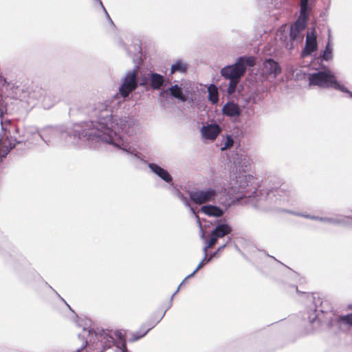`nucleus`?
Wrapping results in <instances>:
<instances>
[{"label": "nucleus", "instance_id": "nucleus-36", "mask_svg": "<svg viewBox=\"0 0 352 352\" xmlns=\"http://www.w3.org/2000/svg\"><path fill=\"white\" fill-rule=\"evenodd\" d=\"M208 248H206V245L205 247L203 249V252H204V261H207V259L208 258V253H207V251H208Z\"/></svg>", "mask_w": 352, "mask_h": 352}, {"label": "nucleus", "instance_id": "nucleus-27", "mask_svg": "<svg viewBox=\"0 0 352 352\" xmlns=\"http://www.w3.org/2000/svg\"><path fill=\"white\" fill-rule=\"evenodd\" d=\"M309 0H300V12L309 14L311 7L309 3Z\"/></svg>", "mask_w": 352, "mask_h": 352}, {"label": "nucleus", "instance_id": "nucleus-41", "mask_svg": "<svg viewBox=\"0 0 352 352\" xmlns=\"http://www.w3.org/2000/svg\"><path fill=\"white\" fill-rule=\"evenodd\" d=\"M243 177H246V176L245 175H244V176H239V179L242 180L243 179Z\"/></svg>", "mask_w": 352, "mask_h": 352}, {"label": "nucleus", "instance_id": "nucleus-15", "mask_svg": "<svg viewBox=\"0 0 352 352\" xmlns=\"http://www.w3.org/2000/svg\"><path fill=\"white\" fill-rule=\"evenodd\" d=\"M263 68L267 75L276 77L281 72V68L278 63L272 58L266 59L263 63Z\"/></svg>", "mask_w": 352, "mask_h": 352}, {"label": "nucleus", "instance_id": "nucleus-24", "mask_svg": "<svg viewBox=\"0 0 352 352\" xmlns=\"http://www.w3.org/2000/svg\"><path fill=\"white\" fill-rule=\"evenodd\" d=\"M322 222L328 223L329 224L340 226V225H345L346 221L344 219L338 218V217H322Z\"/></svg>", "mask_w": 352, "mask_h": 352}, {"label": "nucleus", "instance_id": "nucleus-17", "mask_svg": "<svg viewBox=\"0 0 352 352\" xmlns=\"http://www.w3.org/2000/svg\"><path fill=\"white\" fill-rule=\"evenodd\" d=\"M223 115L229 117L239 116L241 111L239 105L233 102H228L222 108Z\"/></svg>", "mask_w": 352, "mask_h": 352}, {"label": "nucleus", "instance_id": "nucleus-14", "mask_svg": "<svg viewBox=\"0 0 352 352\" xmlns=\"http://www.w3.org/2000/svg\"><path fill=\"white\" fill-rule=\"evenodd\" d=\"M148 166L151 171L160 178L169 184H173V177L166 169L155 163H149Z\"/></svg>", "mask_w": 352, "mask_h": 352}, {"label": "nucleus", "instance_id": "nucleus-7", "mask_svg": "<svg viewBox=\"0 0 352 352\" xmlns=\"http://www.w3.org/2000/svg\"><path fill=\"white\" fill-rule=\"evenodd\" d=\"M254 64L255 60L253 57L243 56L239 57L234 64L221 68V75L230 80L227 90L228 94H232L235 91L237 84L244 75L247 67H252Z\"/></svg>", "mask_w": 352, "mask_h": 352}, {"label": "nucleus", "instance_id": "nucleus-11", "mask_svg": "<svg viewBox=\"0 0 352 352\" xmlns=\"http://www.w3.org/2000/svg\"><path fill=\"white\" fill-rule=\"evenodd\" d=\"M221 132V126L215 122L204 125L201 129V135L206 140H214Z\"/></svg>", "mask_w": 352, "mask_h": 352}, {"label": "nucleus", "instance_id": "nucleus-29", "mask_svg": "<svg viewBox=\"0 0 352 352\" xmlns=\"http://www.w3.org/2000/svg\"><path fill=\"white\" fill-rule=\"evenodd\" d=\"M149 83V74L148 76H143L140 79L138 78V86L146 87V90L148 89Z\"/></svg>", "mask_w": 352, "mask_h": 352}, {"label": "nucleus", "instance_id": "nucleus-1", "mask_svg": "<svg viewBox=\"0 0 352 352\" xmlns=\"http://www.w3.org/2000/svg\"><path fill=\"white\" fill-rule=\"evenodd\" d=\"M139 66L135 65L131 70L127 71L122 78V84L119 87V92L114 94L110 99L95 105L94 114L96 117V124L94 122L85 123L82 125H76V132H82L85 130H95L96 133L104 130L110 133L112 138L118 137L126 142L129 146V151H121L129 156L131 162L140 160V153L133 148L127 138L122 134L132 135L137 126L138 121L133 117H122L118 118L113 115L120 104L130 94L138 87Z\"/></svg>", "mask_w": 352, "mask_h": 352}, {"label": "nucleus", "instance_id": "nucleus-43", "mask_svg": "<svg viewBox=\"0 0 352 352\" xmlns=\"http://www.w3.org/2000/svg\"><path fill=\"white\" fill-rule=\"evenodd\" d=\"M295 288H296V292H298L297 287H295Z\"/></svg>", "mask_w": 352, "mask_h": 352}, {"label": "nucleus", "instance_id": "nucleus-23", "mask_svg": "<svg viewBox=\"0 0 352 352\" xmlns=\"http://www.w3.org/2000/svg\"><path fill=\"white\" fill-rule=\"evenodd\" d=\"M208 100L211 102L212 104H216L219 101V93L217 87L211 84L208 88Z\"/></svg>", "mask_w": 352, "mask_h": 352}, {"label": "nucleus", "instance_id": "nucleus-8", "mask_svg": "<svg viewBox=\"0 0 352 352\" xmlns=\"http://www.w3.org/2000/svg\"><path fill=\"white\" fill-rule=\"evenodd\" d=\"M308 81L309 86H317L322 89L332 88L347 94L352 98V91L348 89L343 84L338 82L334 74L329 69L309 74Z\"/></svg>", "mask_w": 352, "mask_h": 352}, {"label": "nucleus", "instance_id": "nucleus-10", "mask_svg": "<svg viewBox=\"0 0 352 352\" xmlns=\"http://www.w3.org/2000/svg\"><path fill=\"white\" fill-rule=\"evenodd\" d=\"M309 14L300 12V15L293 25H291L289 37L294 41L300 37V32L306 28Z\"/></svg>", "mask_w": 352, "mask_h": 352}, {"label": "nucleus", "instance_id": "nucleus-5", "mask_svg": "<svg viewBox=\"0 0 352 352\" xmlns=\"http://www.w3.org/2000/svg\"><path fill=\"white\" fill-rule=\"evenodd\" d=\"M308 298L313 302V307H310L308 311V320L313 330L318 329L326 320L329 327H333L336 324L352 327V313L336 316L332 313V307L328 300L314 294L309 295Z\"/></svg>", "mask_w": 352, "mask_h": 352}, {"label": "nucleus", "instance_id": "nucleus-16", "mask_svg": "<svg viewBox=\"0 0 352 352\" xmlns=\"http://www.w3.org/2000/svg\"><path fill=\"white\" fill-rule=\"evenodd\" d=\"M201 212L209 217H221L225 210L219 206L208 204L201 207Z\"/></svg>", "mask_w": 352, "mask_h": 352}, {"label": "nucleus", "instance_id": "nucleus-34", "mask_svg": "<svg viewBox=\"0 0 352 352\" xmlns=\"http://www.w3.org/2000/svg\"><path fill=\"white\" fill-rule=\"evenodd\" d=\"M179 288H180V285H179V287H177V290H176V291L173 294V295L171 296V297H170V305H169L168 307L166 309V310H167L168 309H169V308L171 307V305H172V300H173V297H174V296H175V294L179 292Z\"/></svg>", "mask_w": 352, "mask_h": 352}, {"label": "nucleus", "instance_id": "nucleus-19", "mask_svg": "<svg viewBox=\"0 0 352 352\" xmlns=\"http://www.w3.org/2000/svg\"><path fill=\"white\" fill-rule=\"evenodd\" d=\"M168 91L173 97L182 102H185L186 100V96L184 94L182 87H179L177 85L171 86L168 89L161 92L160 95L162 96L164 93H168Z\"/></svg>", "mask_w": 352, "mask_h": 352}, {"label": "nucleus", "instance_id": "nucleus-42", "mask_svg": "<svg viewBox=\"0 0 352 352\" xmlns=\"http://www.w3.org/2000/svg\"><path fill=\"white\" fill-rule=\"evenodd\" d=\"M186 280L184 279L179 285L181 286L184 283H186Z\"/></svg>", "mask_w": 352, "mask_h": 352}, {"label": "nucleus", "instance_id": "nucleus-25", "mask_svg": "<svg viewBox=\"0 0 352 352\" xmlns=\"http://www.w3.org/2000/svg\"><path fill=\"white\" fill-rule=\"evenodd\" d=\"M186 71V65L183 63L181 60L176 61L171 66V73H175L176 72H179L181 73H184Z\"/></svg>", "mask_w": 352, "mask_h": 352}, {"label": "nucleus", "instance_id": "nucleus-40", "mask_svg": "<svg viewBox=\"0 0 352 352\" xmlns=\"http://www.w3.org/2000/svg\"><path fill=\"white\" fill-rule=\"evenodd\" d=\"M96 1H97L99 4L100 6H102V2L101 0H95Z\"/></svg>", "mask_w": 352, "mask_h": 352}, {"label": "nucleus", "instance_id": "nucleus-4", "mask_svg": "<svg viewBox=\"0 0 352 352\" xmlns=\"http://www.w3.org/2000/svg\"><path fill=\"white\" fill-rule=\"evenodd\" d=\"M78 336L85 341L75 352H128L125 341L122 340L114 346L113 338L109 330L94 331L83 327Z\"/></svg>", "mask_w": 352, "mask_h": 352}, {"label": "nucleus", "instance_id": "nucleus-12", "mask_svg": "<svg viewBox=\"0 0 352 352\" xmlns=\"http://www.w3.org/2000/svg\"><path fill=\"white\" fill-rule=\"evenodd\" d=\"M318 43L316 34L309 32L306 36L305 46L302 52V56L305 57L317 50Z\"/></svg>", "mask_w": 352, "mask_h": 352}, {"label": "nucleus", "instance_id": "nucleus-38", "mask_svg": "<svg viewBox=\"0 0 352 352\" xmlns=\"http://www.w3.org/2000/svg\"><path fill=\"white\" fill-rule=\"evenodd\" d=\"M197 272H195V270L191 273L189 275H188L186 278H185V280H187L188 278H190L191 277H192Z\"/></svg>", "mask_w": 352, "mask_h": 352}, {"label": "nucleus", "instance_id": "nucleus-21", "mask_svg": "<svg viewBox=\"0 0 352 352\" xmlns=\"http://www.w3.org/2000/svg\"><path fill=\"white\" fill-rule=\"evenodd\" d=\"M166 311V310H165V311L163 313V314L157 320V322L149 323L148 327L146 330H145L144 331H142V330H140V331L136 332L135 333H134L133 335V338L131 339V340L135 341V340H138L142 338V337H144L152 328H153L155 327V325L157 323H158L163 318V317L165 316Z\"/></svg>", "mask_w": 352, "mask_h": 352}, {"label": "nucleus", "instance_id": "nucleus-6", "mask_svg": "<svg viewBox=\"0 0 352 352\" xmlns=\"http://www.w3.org/2000/svg\"><path fill=\"white\" fill-rule=\"evenodd\" d=\"M244 196L248 198L252 197L253 200L256 201V203L258 206L263 207L265 209L283 211L295 216L302 217L306 219L322 222V217L307 214L292 210H283L281 208V206L289 202V195L288 193L282 188L272 189L268 191L263 190V192H261V197L259 199L257 198L258 192L256 191H254L252 194L248 195L245 192Z\"/></svg>", "mask_w": 352, "mask_h": 352}, {"label": "nucleus", "instance_id": "nucleus-22", "mask_svg": "<svg viewBox=\"0 0 352 352\" xmlns=\"http://www.w3.org/2000/svg\"><path fill=\"white\" fill-rule=\"evenodd\" d=\"M333 57V47L331 44V42L329 40H328L326 46L324 47V50L320 54V58L322 60L325 61H329L332 59Z\"/></svg>", "mask_w": 352, "mask_h": 352}, {"label": "nucleus", "instance_id": "nucleus-20", "mask_svg": "<svg viewBox=\"0 0 352 352\" xmlns=\"http://www.w3.org/2000/svg\"><path fill=\"white\" fill-rule=\"evenodd\" d=\"M236 156L237 157L234 160V165L236 168H239V172L245 173L250 166L249 159L246 155H241L239 156V155L236 154Z\"/></svg>", "mask_w": 352, "mask_h": 352}, {"label": "nucleus", "instance_id": "nucleus-37", "mask_svg": "<svg viewBox=\"0 0 352 352\" xmlns=\"http://www.w3.org/2000/svg\"><path fill=\"white\" fill-rule=\"evenodd\" d=\"M50 287V289H52V290H53V291H54V292H55V293H56V294L60 297V298H61V300H62L63 301H64V302H65V303L67 305V306L69 309H71V308H70V307H69V305H68V304L65 301L64 298H61V297L60 296V295H59V294H58V293H57V292H56V291H55V290H54L52 287Z\"/></svg>", "mask_w": 352, "mask_h": 352}, {"label": "nucleus", "instance_id": "nucleus-31", "mask_svg": "<svg viewBox=\"0 0 352 352\" xmlns=\"http://www.w3.org/2000/svg\"><path fill=\"white\" fill-rule=\"evenodd\" d=\"M227 245V243H224L222 245L219 246L217 250L214 252H212L210 254V256H208V259H207V263H209L210 262V261L214 257L216 256V255L220 252L221 251H222Z\"/></svg>", "mask_w": 352, "mask_h": 352}, {"label": "nucleus", "instance_id": "nucleus-35", "mask_svg": "<svg viewBox=\"0 0 352 352\" xmlns=\"http://www.w3.org/2000/svg\"><path fill=\"white\" fill-rule=\"evenodd\" d=\"M206 263V261H204V258L202 259V261L199 263V265H197V267H196L195 269V272H198L199 270H200L203 265Z\"/></svg>", "mask_w": 352, "mask_h": 352}, {"label": "nucleus", "instance_id": "nucleus-3", "mask_svg": "<svg viewBox=\"0 0 352 352\" xmlns=\"http://www.w3.org/2000/svg\"><path fill=\"white\" fill-rule=\"evenodd\" d=\"M8 102L0 100V123L3 134H0V146L6 148L2 157H5L18 144L24 143L28 146H41L43 142L41 128L34 126L25 127L22 133L10 120L6 122L4 114L8 113Z\"/></svg>", "mask_w": 352, "mask_h": 352}, {"label": "nucleus", "instance_id": "nucleus-26", "mask_svg": "<svg viewBox=\"0 0 352 352\" xmlns=\"http://www.w3.org/2000/svg\"><path fill=\"white\" fill-rule=\"evenodd\" d=\"M175 194L186 207H190L188 199L181 191L177 189L175 190Z\"/></svg>", "mask_w": 352, "mask_h": 352}, {"label": "nucleus", "instance_id": "nucleus-30", "mask_svg": "<svg viewBox=\"0 0 352 352\" xmlns=\"http://www.w3.org/2000/svg\"><path fill=\"white\" fill-rule=\"evenodd\" d=\"M234 144V140L231 135L226 136V140L224 143V146L221 148V150L223 151L225 149H228L231 148Z\"/></svg>", "mask_w": 352, "mask_h": 352}, {"label": "nucleus", "instance_id": "nucleus-18", "mask_svg": "<svg viewBox=\"0 0 352 352\" xmlns=\"http://www.w3.org/2000/svg\"><path fill=\"white\" fill-rule=\"evenodd\" d=\"M149 81V85L153 89L159 90L163 87L165 79L164 77L160 74L150 72Z\"/></svg>", "mask_w": 352, "mask_h": 352}, {"label": "nucleus", "instance_id": "nucleus-28", "mask_svg": "<svg viewBox=\"0 0 352 352\" xmlns=\"http://www.w3.org/2000/svg\"><path fill=\"white\" fill-rule=\"evenodd\" d=\"M218 239L219 238L216 234L211 232L210 239L206 241V248H212L217 243Z\"/></svg>", "mask_w": 352, "mask_h": 352}, {"label": "nucleus", "instance_id": "nucleus-2", "mask_svg": "<svg viewBox=\"0 0 352 352\" xmlns=\"http://www.w3.org/2000/svg\"><path fill=\"white\" fill-rule=\"evenodd\" d=\"M88 122L96 124V120L76 123L67 131L52 126L41 128L43 142L47 146H52L58 142V138L68 136L72 142L75 144L85 143L92 146L94 144L104 142L112 145L113 148L120 151H129V146L126 142L116 136L112 138L110 133H107L104 130L100 131L98 133H96L95 130H85L78 133L75 131L76 125H82Z\"/></svg>", "mask_w": 352, "mask_h": 352}, {"label": "nucleus", "instance_id": "nucleus-13", "mask_svg": "<svg viewBox=\"0 0 352 352\" xmlns=\"http://www.w3.org/2000/svg\"><path fill=\"white\" fill-rule=\"evenodd\" d=\"M215 227L212 232L219 239L222 238L232 232V228L226 223L225 219L217 220L214 222Z\"/></svg>", "mask_w": 352, "mask_h": 352}, {"label": "nucleus", "instance_id": "nucleus-9", "mask_svg": "<svg viewBox=\"0 0 352 352\" xmlns=\"http://www.w3.org/2000/svg\"><path fill=\"white\" fill-rule=\"evenodd\" d=\"M217 195L218 190L214 188L195 189L188 192L190 201L198 205L214 201Z\"/></svg>", "mask_w": 352, "mask_h": 352}, {"label": "nucleus", "instance_id": "nucleus-39", "mask_svg": "<svg viewBox=\"0 0 352 352\" xmlns=\"http://www.w3.org/2000/svg\"><path fill=\"white\" fill-rule=\"evenodd\" d=\"M188 208H190V212L194 214L195 217H196V215H198V214L196 213L195 209L190 205V207H188Z\"/></svg>", "mask_w": 352, "mask_h": 352}, {"label": "nucleus", "instance_id": "nucleus-32", "mask_svg": "<svg viewBox=\"0 0 352 352\" xmlns=\"http://www.w3.org/2000/svg\"><path fill=\"white\" fill-rule=\"evenodd\" d=\"M100 7H101V8L102 9V10L104 12V14L106 16L107 19L109 21V22L110 23V24L111 25L114 26V23H113L112 19H111L109 13L107 12L106 8H104V5L102 4V6H100Z\"/></svg>", "mask_w": 352, "mask_h": 352}, {"label": "nucleus", "instance_id": "nucleus-33", "mask_svg": "<svg viewBox=\"0 0 352 352\" xmlns=\"http://www.w3.org/2000/svg\"><path fill=\"white\" fill-rule=\"evenodd\" d=\"M195 218L197 219V222L199 226L200 227V230H201V239H204L205 237V234H204V232L203 231V229H202V227H201V223L200 221L199 217L198 215H196Z\"/></svg>", "mask_w": 352, "mask_h": 352}]
</instances>
